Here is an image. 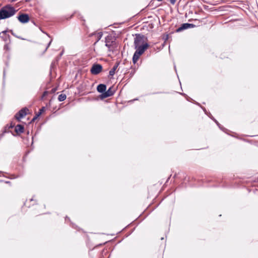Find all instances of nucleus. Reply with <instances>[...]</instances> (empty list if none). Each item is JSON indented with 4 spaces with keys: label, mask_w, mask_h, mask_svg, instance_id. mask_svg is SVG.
<instances>
[{
    "label": "nucleus",
    "mask_w": 258,
    "mask_h": 258,
    "mask_svg": "<svg viewBox=\"0 0 258 258\" xmlns=\"http://www.w3.org/2000/svg\"><path fill=\"white\" fill-rule=\"evenodd\" d=\"M15 8L10 5H7L0 10V20L6 19L14 16L16 13Z\"/></svg>",
    "instance_id": "f257e3e1"
},
{
    "label": "nucleus",
    "mask_w": 258,
    "mask_h": 258,
    "mask_svg": "<svg viewBox=\"0 0 258 258\" xmlns=\"http://www.w3.org/2000/svg\"><path fill=\"white\" fill-rule=\"evenodd\" d=\"M105 46L108 48L109 51H113L115 44V39L111 35H108L105 37Z\"/></svg>",
    "instance_id": "f03ea898"
},
{
    "label": "nucleus",
    "mask_w": 258,
    "mask_h": 258,
    "mask_svg": "<svg viewBox=\"0 0 258 258\" xmlns=\"http://www.w3.org/2000/svg\"><path fill=\"white\" fill-rule=\"evenodd\" d=\"M144 35L141 34H136L134 40L135 47H137V46H141L144 44Z\"/></svg>",
    "instance_id": "7ed1b4c3"
},
{
    "label": "nucleus",
    "mask_w": 258,
    "mask_h": 258,
    "mask_svg": "<svg viewBox=\"0 0 258 258\" xmlns=\"http://www.w3.org/2000/svg\"><path fill=\"white\" fill-rule=\"evenodd\" d=\"M115 92V89L113 86H111L107 91L105 90L104 93L101 94L100 95V97L101 99H103L112 96L114 95Z\"/></svg>",
    "instance_id": "20e7f679"
},
{
    "label": "nucleus",
    "mask_w": 258,
    "mask_h": 258,
    "mask_svg": "<svg viewBox=\"0 0 258 258\" xmlns=\"http://www.w3.org/2000/svg\"><path fill=\"white\" fill-rule=\"evenodd\" d=\"M102 70V66L98 63H95L93 64L91 67L90 72L93 75H98L99 74Z\"/></svg>",
    "instance_id": "39448f33"
},
{
    "label": "nucleus",
    "mask_w": 258,
    "mask_h": 258,
    "mask_svg": "<svg viewBox=\"0 0 258 258\" xmlns=\"http://www.w3.org/2000/svg\"><path fill=\"white\" fill-rule=\"evenodd\" d=\"M29 110L27 107H24L19 110L15 115V117L18 120H20L22 118L24 117L27 114V111Z\"/></svg>",
    "instance_id": "423d86ee"
},
{
    "label": "nucleus",
    "mask_w": 258,
    "mask_h": 258,
    "mask_svg": "<svg viewBox=\"0 0 258 258\" xmlns=\"http://www.w3.org/2000/svg\"><path fill=\"white\" fill-rule=\"evenodd\" d=\"M148 47L149 44L147 43H145L141 46H137V47H135L136 49L135 52L141 55Z\"/></svg>",
    "instance_id": "0eeeda50"
},
{
    "label": "nucleus",
    "mask_w": 258,
    "mask_h": 258,
    "mask_svg": "<svg viewBox=\"0 0 258 258\" xmlns=\"http://www.w3.org/2000/svg\"><path fill=\"white\" fill-rule=\"evenodd\" d=\"M196 27V25L193 24H190V23H183L181 25V26L178 28L176 30V32H180L184 30L188 29V28H194Z\"/></svg>",
    "instance_id": "6e6552de"
},
{
    "label": "nucleus",
    "mask_w": 258,
    "mask_h": 258,
    "mask_svg": "<svg viewBox=\"0 0 258 258\" xmlns=\"http://www.w3.org/2000/svg\"><path fill=\"white\" fill-rule=\"evenodd\" d=\"M17 19L21 23H26L29 22V16L27 14H21L17 17Z\"/></svg>",
    "instance_id": "1a4fd4ad"
},
{
    "label": "nucleus",
    "mask_w": 258,
    "mask_h": 258,
    "mask_svg": "<svg viewBox=\"0 0 258 258\" xmlns=\"http://www.w3.org/2000/svg\"><path fill=\"white\" fill-rule=\"evenodd\" d=\"M96 34H97L96 40V41L95 42V43H94V45H96V43L101 39L102 35H103V33H102V32H100L97 33H96V32H93V33H92L89 34V37H92L93 36L95 35Z\"/></svg>",
    "instance_id": "9d476101"
},
{
    "label": "nucleus",
    "mask_w": 258,
    "mask_h": 258,
    "mask_svg": "<svg viewBox=\"0 0 258 258\" xmlns=\"http://www.w3.org/2000/svg\"><path fill=\"white\" fill-rule=\"evenodd\" d=\"M106 90V86L103 84H100L97 86V90L102 94L104 93Z\"/></svg>",
    "instance_id": "9b49d317"
},
{
    "label": "nucleus",
    "mask_w": 258,
    "mask_h": 258,
    "mask_svg": "<svg viewBox=\"0 0 258 258\" xmlns=\"http://www.w3.org/2000/svg\"><path fill=\"white\" fill-rule=\"evenodd\" d=\"M7 30H5L0 33V37H1L4 41H7L9 39L10 36L7 35Z\"/></svg>",
    "instance_id": "f8f14e48"
},
{
    "label": "nucleus",
    "mask_w": 258,
    "mask_h": 258,
    "mask_svg": "<svg viewBox=\"0 0 258 258\" xmlns=\"http://www.w3.org/2000/svg\"><path fill=\"white\" fill-rule=\"evenodd\" d=\"M15 131L16 133H23L24 131V127L23 125L18 124L16 126Z\"/></svg>",
    "instance_id": "ddd939ff"
},
{
    "label": "nucleus",
    "mask_w": 258,
    "mask_h": 258,
    "mask_svg": "<svg viewBox=\"0 0 258 258\" xmlns=\"http://www.w3.org/2000/svg\"><path fill=\"white\" fill-rule=\"evenodd\" d=\"M208 116H209L212 119H213L215 122L217 124V125L219 126V127L221 130H222L224 132H225L226 130H227L226 128H225L224 127H222L221 126L220 124L217 121V120H216L212 115V114H211L210 112H209L208 113V115H207Z\"/></svg>",
    "instance_id": "4468645a"
},
{
    "label": "nucleus",
    "mask_w": 258,
    "mask_h": 258,
    "mask_svg": "<svg viewBox=\"0 0 258 258\" xmlns=\"http://www.w3.org/2000/svg\"><path fill=\"white\" fill-rule=\"evenodd\" d=\"M208 116H209L212 119H213L215 122L217 124V125L219 126V127L221 130H222L224 132H225L226 130H227L226 128H225L224 127H222L221 126L220 124L217 121V120H216L212 115V114H211L210 112H209L208 113V115H207Z\"/></svg>",
    "instance_id": "2eb2a0df"
},
{
    "label": "nucleus",
    "mask_w": 258,
    "mask_h": 258,
    "mask_svg": "<svg viewBox=\"0 0 258 258\" xmlns=\"http://www.w3.org/2000/svg\"><path fill=\"white\" fill-rule=\"evenodd\" d=\"M208 116H209L212 119H213L215 122L217 124V125L219 126V127L221 130H222L224 132H225L226 130H227L226 128H225L224 127H222L221 126L220 124L217 121V120H216L212 115V114H211L210 112H209L208 113V115H207Z\"/></svg>",
    "instance_id": "dca6fc26"
},
{
    "label": "nucleus",
    "mask_w": 258,
    "mask_h": 258,
    "mask_svg": "<svg viewBox=\"0 0 258 258\" xmlns=\"http://www.w3.org/2000/svg\"><path fill=\"white\" fill-rule=\"evenodd\" d=\"M118 65H119V62H117L113 66V67L111 69V70L109 72V76H113L114 75L115 72L116 70L117 69Z\"/></svg>",
    "instance_id": "f3484780"
},
{
    "label": "nucleus",
    "mask_w": 258,
    "mask_h": 258,
    "mask_svg": "<svg viewBox=\"0 0 258 258\" xmlns=\"http://www.w3.org/2000/svg\"><path fill=\"white\" fill-rule=\"evenodd\" d=\"M140 56L141 55L135 52L133 56V62L134 64L136 63Z\"/></svg>",
    "instance_id": "a211bd4d"
},
{
    "label": "nucleus",
    "mask_w": 258,
    "mask_h": 258,
    "mask_svg": "<svg viewBox=\"0 0 258 258\" xmlns=\"http://www.w3.org/2000/svg\"><path fill=\"white\" fill-rule=\"evenodd\" d=\"M67 98L66 95L64 94H61L58 96V100L59 101L61 102L64 101Z\"/></svg>",
    "instance_id": "6ab92c4d"
},
{
    "label": "nucleus",
    "mask_w": 258,
    "mask_h": 258,
    "mask_svg": "<svg viewBox=\"0 0 258 258\" xmlns=\"http://www.w3.org/2000/svg\"><path fill=\"white\" fill-rule=\"evenodd\" d=\"M45 107H42L38 112L37 116H39L45 110Z\"/></svg>",
    "instance_id": "aec40b11"
},
{
    "label": "nucleus",
    "mask_w": 258,
    "mask_h": 258,
    "mask_svg": "<svg viewBox=\"0 0 258 258\" xmlns=\"http://www.w3.org/2000/svg\"><path fill=\"white\" fill-rule=\"evenodd\" d=\"M11 32L13 36H15V37H17V38H18L21 39V38L20 37H19V36H17L15 35V34L13 32L12 30H11ZM22 39H23L22 38Z\"/></svg>",
    "instance_id": "412c9836"
},
{
    "label": "nucleus",
    "mask_w": 258,
    "mask_h": 258,
    "mask_svg": "<svg viewBox=\"0 0 258 258\" xmlns=\"http://www.w3.org/2000/svg\"><path fill=\"white\" fill-rule=\"evenodd\" d=\"M202 108L203 110H204V111L205 112V113L207 115H208V113H209V112H207V110L206 109V108H204V107H202Z\"/></svg>",
    "instance_id": "4be33fe9"
},
{
    "label": "nucleus",
    "mask_w": 258,
    "mask_h": 258,
    "mask_svg": "<svg viewBox=\"0 0 258 258\" xmlns=\"http://www.w3.org/2000/svg\"><path fill=\"white\" fill-rule=\"evenodd\" d=\"M176 1V0H170V3L172 5H174Z\"/></svg>",
    "instance_id": "5701e85b"
},
{
    "label": "nucleus",
    "mask_w": 258,
    "mask_h": 258,
    "mask_svg": "<svg viewBox=\"0 0 258 258\" xmlns=\"http://www.w3.org/2000/svg\"><path fill=\"white\" fill-rule=\"evenodd\" d=\"M38 116H37V114H36L33 118V119H32V121H34L35 119H36L37 118Z\"/></svg>",
    "instance_id": "b1692460"
},
{
    "label": "nucleus",
    "mask_w": 258,
    "mask_h": 258,
    "mask_svg": "<svg viewBox=\"0 0 258 258\" xmlns=\"http://www.w3.org/2000/svg\"><path fill=\"white\" fill-rule=\"evenodd\" d=\"M48 94V92L47 91H44L43 92V95H42V97H44L47 94Z\"/></svg>",
    "instance_id": "393cba45"
},
{
    "label": "nucleus",
    "mask_w": 258,
    "mask_h": 258,
    "mask_svg": "<svg viewBox=\"0 0 258 258\" xmlns=\"http://www.w3.org/2000/svg\"><path fill=\"white\" fill-rule=\"evenodd\" d=\"M56 88H53V89L51 90V92H52V93H54V92L56 91Z\"/></svg>",
    "instance_id": "a878e982"
},
{
    "label": "nucleus",
    "mask_w": 258,
    "mask_h": 258,
    "mask_svg": "<svg viewBox=\"0 0 258 258\" xmlns=\"http://www.w3.org/2000/svg\"><path fill=\"white\" fill-rule=\"evenodd\" d=\"M4 49H9V48H8V45H7V44L5 45V46H4Z\"/></svg>",
    "instance_id": "bb28decb"
},
{
    "label": "nucleus",
    "mask_w": 258,
    "mask_h": 258,
    "mask_svg": "<svg viewBox=\"0 0 258 258\" xmlns=\"http://www.w3.org/2000/svg\"><path fill=\"white\" fill-rule=\"evenodd\" d=\"M51 40L48 43V45H47V46L46 47V49L45 50L48 48V47L50 46V44H51Z\"/></svg>",
    "instance_id": "cd10ccee"
},
{
    "label": "nucleus",
    "mask_w": 258,
    "mask_h": 258,
    "mask_svg": "<svg viewBox=\"0 0 258 258\" xmlns=\"http://www.w3.org/2000/svg\"><path fill=\"white\" fill-rule=\"evenodd\" d=\"M17 1V0H8V2H10V3H13V2H16Z\"/></svg>",
    "instance_id": "c85d7f7f"
},
{
    "label": "nucleus",
    "mask_w": 258,
    "mask_h": 258,
    "mask_svg": "<svg viewBox=\"0 0 258 258\" xmlns=\"http://www.w3.org/2000/svg\"><path fill=\"white\" fill-rule=\"evenodd\" d=\"M14 127V125L12 123L11 124V125L9 126V128H13Z\"/></svg>",
    "instance_id": "c756f323"
},
{
    "label": "nucleus",
    "mask_w": 258,
    "mask_h": 258,
    "mask_svg": "<svg viewBox=\"0 0 258 258\" xmlns=\"http://www.w3.org/2000/svg\"><path fill=\"white\" fill-rule=\"evenodd\" d=\"M63 51H62L59 54V57H61L62 56V55L63 54Z\"/></svg>",
    "instance_id": "7c9ffc66"
},
{
    "label": "nucleus",
    "mask_w": 258,
    "mask_h": 258,
    "mask_svg": "<svg viewBox=\"0 0 258 258\" xmlns=\"http://www.w3.org/2000/svg\"><path fill=\"white\" fill-rule=\"evenodd\" d=\"M5 182L6 183H9L10 182L9 181H6Z\"/></svg>",
    "instance_id": "2f4dec72"
},
{
    "label": "nucleus",
    "mask_w": 258,
    "mask_h": 258,
    "mask_svg": "<svg viewBox=\"0 0 258 258\" xmlns=\"http://www.w3.org/2000/svg\"><path fill=\"white\" fill-rule=\"evenodd\" d=\"M67 219H68L69 220H70L69 218H68V217H66V220H67Z\"/></svg>",
    "instance_id": "473e14b6"
},
{
    "label": "nucleus",
    "mask_w": 258,
    "mask_h": 258,
    "mask_svg": "<svg viewBox=\"0 0 258 258\" xmlns=\"http://www.w3.org/2000/svg\"><path fill=\"white\" fill-rule=\"evenodd\" d=\"M181 94H182V95H184V96H185V95H186L184 93H182Z\"/></svg>",
    "instance_id": "72a5a7b5"
},
{
    "label": "nucleus",
    "mask_w": 258,
    "mask_h": 258,
    "mask_svg": "<svg viewBox=\"0 0 258 258\" xmlns=\"http://www.w3.org/2000/svg\"><path fill=\"white\" fill-rule=\"evenodd\" d=\"M158 2H161L162 1V0H157Z\"/></svg>",
    "instance_id": "f704fd0d"
}]
</instances>
